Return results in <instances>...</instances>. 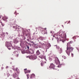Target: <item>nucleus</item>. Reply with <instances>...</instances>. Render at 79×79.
<instances>
[{
    "label": "nucleus",
    "instance_id": "nucleus-17",
    "mask_svg": "<svg viewBox=\"0 0 79 79\" xmlns=\"http://www.w3.org/2000/svg\"><path fill=\"white\" fill-rule=\"evenodd\" d=\"M59 51L60 53H62V49H61V48H60L59 49Z\"/></svg>",
    "mask_w": 79,
    "mask_h": 79
},
{
    "label": "nucleus",
    "instance_id": "nucleus-25",
    "mask_svg": "<svg viewBox=\"0 0 79 79\" xmlns=\"http://www.w3.org/2000/svg\"><path fill=\"white\" fill-rule=\"evenodd\" d=\"M27 79H29V74L27 75Z\"/></svg>",
    "mask_w": 79,
    "mask_h": 79
},
{
    "label": "nucleus",
    "instance_id": "nucleus-30",
    "mask_svg": "<svg viewBox=\"0 0 79 79\" xmlns=\"http://www.w3.org/2000/svg\"><path fill=\"white\" fill-rule=\"evenodd\" d=\"M41 44L42 45H45V44Z\"/></svg>",
    "mask_w": 79,
    "mask_h": 79
},
{
    "label": "nucleus",
    "instance_id": "nucleus-16",
    "mask_svg": "<svg viewBox=\"0 0 79 79\" xmlns=\"http://www.w3.org/2000/svg\"><path fill=\"white\" fill-rule=\"evenodd\" d=\"M41 66H44V63L43 61H41Z\"/></svg>",
    "mask_w": 79,
    "mask_h": 79
},
{
    "label": "nucleus",
    "instance_id": "nucleus-41",
    "mask_svg": "<svg viewBox=\"0 0 79 79\" xmlns=\"http://www.w3.org/2000/svg\"><path fill=\"white\" fill-rule=\"evenodd\" d=\"M53 37H54V35L53 36Z\"/></svg>",
    "mask_w": 79,
    "mask_h": 79
},
{
    "label": "nucleus",
    "instance_id": "nucleus-22",
    "mask_svg": "<svg viewBox=\"0 0 79 79\" xmlns=\"http://www.w3.org/2000/svg\"><path fill=\"white\" fill-rule=\"evenodd\" d=\"M62 57L63 58H64V59H66V57L64 56H63Z\"/></svg>",
    "mask_w": 79,
    "mask_h": 79
},
{
    "label": "nucleus",
    "instance_id": "nucleus-5",
    "mask_svg": "<svg viewBox=\"0 0 79 79\" xmlns=\"http://www.w3.org/2000/svg\"><path fill=\"white\" fill-rule=\"evenodd\" d=\"M36 54L39 55H40V54H44V51H42L41 52H39V50H38L36 52Z\"/></svg>",
    "mask_w": 79,
    "mask_h": 79
},
{
    "label": "nucleus",
    "instance_id": "nucleus-38",
    "mask_svg": "<svg viewBox=\"0 0 79 79\" xmlns=\"http://www.w3.org/2000/svg\"><path fill=\"white\" fill-rule=\"evenodd\" d=\"M27 35H26V37Z\"/></svg>",
    "mask_w": 79,
    "mask_h": 79
},
{
    "label": "nucleus",
    "instance_id": "nucleus-14",
    "mask_svg": "<svg viewBox=\"0 0 79 79\" xmlns=\"http://www.w3.org/2000/svg\"><path fill=\"white\" fill-rule=\"evenodd\" d=\"M35 76V74H32L31 75L30 78H32V77H34Z\"/></svg>",
    "mask_w": 79,
    "mask_h": 79
},
{
    "label": "nucleus",
    "instance_id": "nucleus-32",
    "mask_svg": "<svg viewBox=\"0 0 79 79\" xmlns=\"http://www.w3.org/2000/svg\"><path fill=\"white\" fill-rule=\"evenodd\" d=\"M17 70H18V68H16V70L17 71Z\"/></svg>",
    "mask_w": 79,
    "mask_h": 79
},
{
    "label": "nucleus",
    "instance_id": "nucleus-37",
    "mask_svg": "<svg viewBox=\"0 0 79 79\" xmlns=\"http://www.w3.org/2000/svg\"><path fill=\"white\" fill-rule=\"evenodd\" d=\"M62 27H63V25H62Z\"/></svg>",
    "mask_w": 79,
    "mask_h": 79
},
{
    "label": "nucleus",
    "instance_id": "nucleus-19",
    "mask_svg": "<svg viewBox=\"0 0 79 79\" xmlns=\"http://www.w3.org/2000/svg\"><path fill=\"white\" fill-rule=\"evenodd\" d=\"M5 19H3V21H6V19H8V17H6L5 18Z\"/></svg>",
    "mask_w": 79,
    "mask_h": 79
},
{
    "label": "nucleus",
    "instance_id": "nucleus-10",
    "mask_svg": "<svg viewBox=\"0 0 79 79\" xmlns=\"http://www.w3.org/2000/svg\"><path fill=\"white\" fill-rule=\"evenodd\" d=\"M24 73L25 74H26V73H31V70H27V69H24Z\"/></svg>",
    "mask_w": 79,
    "mask_h": 79
},
{
    "label": "nucleus",
    "instance_id": "nucleus-8",
    "mask_svg": "<svg viewBox=\"0 0 79 79\" xmlns=\"http://www.w3.org/2000/svg\"><path fill=\"white\" fill-rule=\"evenodd\" d=\"M6 45L7 47H11V44L10 42H6Z\"/></svg>",
    "mask_w": 79,
    "mask_h": 79
},
{
    "label": "nucleus",
    "instance_id": "nucleus-20",
    "mask_svg": "<svg viewBox=\"0 0 79 79\" xmlns=\"http://www.w3.org/2000/svg\"><path fill=\"white\" fill-rule=\"evenodd\" d=\"M40 40H44V38L42 37H40Z\"/></svg>",
    "mask_w": 79,
    "mask_h": 79
},
{
    "label": "nucleus",
    "instance_id": "nucleus-40",
    "mask_svg": "<svg viewBox=\"0 0 79 79\" xmlns=\"http://www.w3.org/2000/svg\"><path fill=\"white\" fill-rule=\"evenodd\" d=\"M0 18H1V17H0Z\"/></svg>",
    "mask_w": 79,
    "mask_h": 79
},
{
    "label": "nucleus",
    "instance_id": "nucleus-3",
    "mask_svg": "<svg viewBox=\"0 0 79 79\" xmlns=\"http://www.w3.org/2000/svg\"><path fill=\"white\" fill-rule=\"evenodd\" d=\"M37 56L35 55L33 56H31L29 58L31 60H35V59H37Z\"/></svg>",
    "mask_w": 79,
    "mask_h": 79
},
{
    "label": "nucleus",
    "instance_id": "nucleus-15",
    "mask_svg": "<svg viewBox=\"0 0 79 79\" xmlns=\"http://www.w3.org/2000/svg\"><path fill=\"white\" fill-rule=\"evenodd\" d=\"M17 74L16 73H15L13 75V77H14V78H16V77H17Z\"/></svg>",
    "mask_w": 79,
    "mask_h": 79
},
{
    "label": "nucleus",
    "instance_id": "nucleus-39",
    "mask_svg": "<svg viewBox=\"0 0 79 79\" xmlns=\"http://www.w3.org/2000/svg\"><path fill=\"white\" fill-rule=\"evenodd\" d=\"M45 60H46V59L45 58H44Z\"/></svg>",
    "mask_w": 79,
    "mask_h": 79
},
{
    "label": "nucleus",
    "instance_id": "nucleus-35",
    "mask_svg": "<svg viewBox=\"0 0 79 79\" xmlns=\"http://www.w3.org/2000/svg\"><path fill=\"white\" fill-rule=\"evenodd\" d=\"M8 68V66H6V68Z\"/></svg>",
    "mask_w": 79,
    "mask_h": 79
},
{
    "label": "nucleus",
    "instance_id": "nucleus-4",
    "mask_svg": "<svg viewBox=\"0 0 79 79\" xmlns=\"http://www.w3.org/2000/svg\"><path fill=\"white\" fill-rule=\"evenodd\" d=\"M60 35L62 38H64V39H66V34H63V33H60Z\"/></svg>",
    "mask_w": 79,
    "mask_h": 79
},
{
    "label": "nucleus",
    "instance_id": "nucleus-13",
    "mask_svg": "<svg viewBox=\"0 0 79 79\" xmlns=\"http://www.w3.org/2000/svg\"><path fill=\"white\" fill-rule=\"evenodd\" d=\"M40 55L39 56V57L41 59H43V58H44V56L43 55L44 54H40Z\"/></svg>",
    "mask_w": 79,
    "mask_h": 79
},
{
    "label": "nucleus",
    "instance_id": "nucleus-12",
    "mask_svg": "<svg viewBox=\"0 0 79 79\" xmlns=\"http://www.w3.org/2000/svg\"><path fill=\"white\" fill-rule=\"evenodd\" d=\"M14 42L15 44H17V43H18V40L15 39L14 40Z\"/></svg>",
    "mask_w": 79,
    "mask_h": 79
},
{
    "label": "nucleus",
    "instance_id": "nucleus-33",
    "mask_svg": "<svg viewBox=\"0 0 79 79\" xmlns=\"http://www.w3.org/2000/svg\"><path fill=\"white\" fill-rule=\"evenodd\" d=\"M29 57H29V56H27V58H29Z\"/></svg>",
    "mask_w": 79,
    "mask_h": 79
},
{
    "label": "nucleus",
    "instance_id": "nucleus-2",
    "mask_svg": "<svg viewBox=\"0 0 79 79\" xmlns=\"http://www.w3.org/2000/svg\"><path fill=\"white\" fill-rule=\"evenodd\" d=\"M55 61L56 64H57L58 65V66H57V67H58V68H60V67L61 66V64L60 63V61L58 59V58L57 57H55Z\"/></svg>",
    "mask_w": 79,
    "mask_h": 79
},
{
    "label": "nucleus",
    "instance_id": "nucleus-26",
    "mask_svg": "<svg viewBox=\"0 0 79 79\" xmlns=\"http://www.w3.org/2000/svg\"><path fill=\"white\" fill-rule=\"evenodd\" d=\"M56 48L57 49H59V48H60V47L59 46H57L56 47Z\"/></svg>",
    "mask_w": 79,
    "mask_h": 79
},
{
    "label": "nucleus",
    "instance_id": "nucleus-36",
    "mask_svg": "<svg viewBox=\"0 0 79 79\" xmlns=\"http://www.w3.org/2000/svg\"><path fill=\"white\" fill-rule=\"evenodd\" d=\"M70 23V21H69V22L68 23Z\"/></svg>",
    "mask_w": 79,
    "mask_h": 79
},
{
    "label": "nucleus",
    "instance_id": "nucleus-9",
    "mask_svg": "<svg viewBox=\"0 0 79 79\" xmlns=\"http://www.w3.org/2000/svg\"><path fill=\"white\" fill-rule=\"evenodd\" d=\"M13 53L16 56V57H18V56H19L18 52L16 51H14L13 52Z\"/></svg>",
    "mask_w": 79,
    "mask_h": 79
},
{
    "label": "nucleus",
    "instance_id": "nucleus-31",
    "mask_svg": "<svg viewBox=\"0 0 79 79\" xmlns=\"http://www.w3.org/2000/svg\"><path fill=\"white\" fill-rule=\"evenodd\" d=\"M1 23H2L1 24H2V26H4V25L3 24V23H2V22H1Z\"/></svg>",
    "mask_w": 79,
    "mask_h": 79
},
{
    "label": "nucleus",
    "instance_id": "nucleus-29",
    "mask_svg": "<svg viewBox=\"0 0 79 79\" xmlns=\"http://www.w3.org/2000/svg\"><path fill=\"white\" fill-rule=\"evenodd\" d=\"M71 56L72 57H73L74 56V54L73 53H71Z\"/></svg>",
    "mask_w": 79,
    "mask_h": 79
},
{
    "label": "nucleus",
    "instance_id": "nucleus-24",
    "mask_svg": "<svg viewBox=\"0 0 79 79\" xmlns=\"http://www.w3.org/2000/svg\"><path fill=\"white\" fill-rule=\"evenodd\" d=\"M31 45H34V42L33 41L31 42Z\"/></svg>",
    "mask_w": 79,
    "mask_h": 79
},
{
    "label": "nucleus",
    "instance_id": "nucleus-28",
    "mask_svg": "<svg viewBox=\"0 0 79 79\" xmlns=\"http://www.w3.org/2000/svg\"><path fill=\"white\" fill-rule=\"evenodd\" d=\"M10 47V46H7V48L9 49V50H10L11 49V48H9Z\"/></svg>",
    "mask_w": 79,
    "mask_h": 79
},
{
    "label": "nucleus",
    "instance_id": "nucleus-1",
    "mask_svg": "<svg viewBox=\"0 0 79 79\" xmlns=\"http://www.w3.org/2000/svg\"><path fill=\"white\" fill-rule=\"evenodd\" d=\"M73 43V42L72 41H70L69 43H68L67 44V51H66V53L67 55H68L69 56V55H70V52H71L74 48L72 47H71V44H72Z\"/></svg>",
    "mask_w": 79,
    "mask_h": 79
},
{
    "label": "nucleus",
    "instance_id": "nucleus-27",
    "mask_svg": "<svg viewBox=\"0 0 79 79\" xmlns=\"http://www.w3.org/2000/svg\"><path fill=\"white\" fill-rule=\"evenodd\" d=\"M73 39H76V36H73Z\"/></svg>",
    "mask_w": 79,
    "mask_h": 79
},
{
    "label": "nucleus",
    "instance_id": "nucleus-11",
    "mask_svg": "<svg viewBox=\"0 0 79 79\" xmlns=\"http://www.w3.org/2000/svg\"><path fill=\"white\" fill-rule=\"evenodd\" d=\"M13 28L15 29L16 30H17V29H18L19 27V26L17 25H15V26H13Z\"/></svg>",
    "mask_w": 79,
    "mask_h": 79
},
{
    "label": "nucleus",
    "instance_id": "nucleus-23",
    "mask_svg": "<svg viewBox=\"0 0 79 79\" xmlns=\"http://www.w3.org/2000/svg\"><path fill=\"white\" fill-rule=\"evenodd\" d=\"M27 48L28 49H29V47L28 46H26V47L25 48Z\"/></svg>",
    "mask_w": 79,
    "mask_h": 79
},
{
    "label": "nucleus",
    "instance_id": "nucleus-6",
    "mask_svg": "<svg viewBox=\"0 0 79 79\" xmlns=\"http://www.w3.org/2000/svg\"><path fill=\"white\" fill-rule=\"evenodd\" d=\"M50 68H52V69H55V65L53 63L51 64L50 66H49Z\"/></svg>",
    "mask_w": 79,
    "mask_h": 79
},
{
    "label": "nucleus",
    "instance_id": "nucleus-34",
    "mask_svg": "<svg viewBox=\"0 0 79 79\" xmlns=\"http://www.w3.org/2000/svg\"><path fill=\"white\" fill-rule=\"evenodd\" d=\"M50 33H51V34H52V31H51L50 32Z\"/></svg>",
    "mask_w": 79,
    "mask_h": 79
},
{
    "label": "nucleus",
    "instance_id": "nucleus-7",
    "mask_svg": "<svg viewBox=\"0 0 79 79\" xmlns=\"http://www.w3.org/2000/svg\"><path fill=\"white\" fill-rule=\"evenodd\" d=\"M40 29L41 32H44V31H45V32L44 33V34H45L46 33V32H47V30H46V28L44 29V31H43V30H44V28L42 27H40Z\"/></svg>",
    "mask_w": 79,
    "mask_h": 79
},
{
    "label": "nucleus",
    "instance_id": "nucleus-18",
    "mask_svg": "<svg viewBox=\"0 0 79 79\" xmlns=\"http://www.w3.org/2000/svg\"><path fill=\"white\" fill-rule=\"evenodd\" d=\"M30 51H29V52L31 53H33V51L32 49H30Z\"/></svg>",
    "mask_w": 79,
    "mask_h": 79
},
{
    "label": "nucleus",
    "instance_id": "nucleus-21",
    "mask_svg": "<svg viewBox=\"0 0 79 79\" xmlns=\"http://www.w3.org/2000/svg\"><path fill=\"white\" fill-rule=\"evenodd\" d=\"M22 53L23 54H24V53H25V52L24 51V50H22Z\"/></svg>",
    "mask_w": 79,
    "mask_h": 79
}]
</instances>
